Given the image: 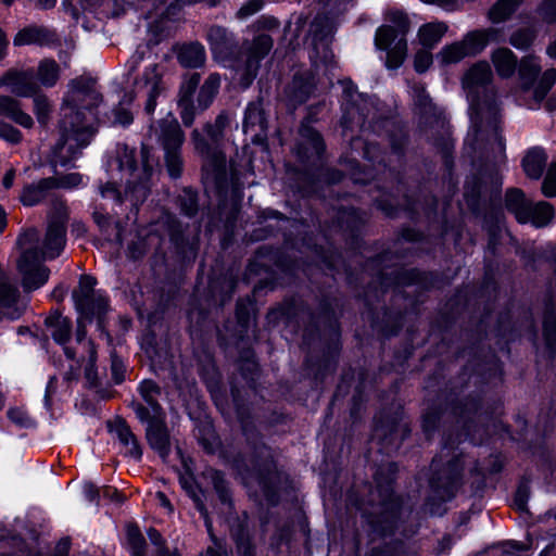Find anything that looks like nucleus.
<instances>
[{"instance_id":"nucleus-56","label":"nucleus","mask_w":556,"mask_h":556,"mask_svg":"<svg viewBox=\"0 0 556 556\" xmlns=\"http://www.w3.org/2000/svg\"><path fill=\"white\" fill-rule=\"evenodd\" d=\"M56 188H66L72 189L80 186L83 184V176L78 173L66 174L59 179H55Z\"/></svg>"},{"instance_id":"nucleus-17","label":"nucleus","mask_w":556,"mask_h":556,"mask_svg":"<svg viewBox=\"0 0 556 556\" xmlns=\"http://www.w3.org/2000/svg\"><path fill=\"white\" fill-rule=\"evenodd\" d=\"M65 244V226L61 222H51L42 242L38 238L37 251L42 260L55 258Z\"/></svg>"},{"instance_id":"nucleus-58","label":"nucleus","mask_w":556,"mask_h":556,"mask_svg":"<svg viewBox=\"0 0 556 556\" xmlns=\"http://www.w3.org/2000/svg\"><path fill=\"white\" fill-rule=\"evenodd\" d=\"M262 8H263L262 0H250L239 9V11L237 12V16L239 18H247V17L257 13Z\"/></svg>"},{"instance_id":"nucleus-29","label":"nucleus","mask_w":556,"mask_h":556,"mask_svg":"<svg viewBox=\"0 0 556 556\" xmlns=\"http://www.w3.org/2000/svg\"><path fill=\"white\" fill-rule=\"evenodd\" d=\"M178 61L185 67L202 66L205 62L204 47L198 42L184 46L178 53Z\"/></svg>"},{"instance_id":"nucleus-11","label":"nucleus","mask_w":556,"mask_h":556,"mask_svg":"<svg viewBox=\"0 0 556 556\" xmlns=\"http://www.w3.org/2000/svg\"><path fill=\"white\" fill-rule=\"evenodd\" d=\"M273 39L268 35L257 36L235 65L240 85L248 88L257 75L261 61L269 53L273 48Z\"/></svg>"},{"instance_id":"nucleus-13","label":"nucleus","mask_w":556,"mask_h":556,"mask_svg":"<svg viewBox=\"0 0 556 556\" xmlns=\"http://www.w3.org/2000/svg\"><path fill=\"white\" fill-rule=\"evenodd\" d=\"M138 391L144 404L134 401L131 403V407L140 421L166 416L160 404V400L162 399V389L156 382L150 379L143 380L139 384Z\"/></svg>"},{"instance_id":"nucleus-44","label":"nucleus","mask_w":556,"mask_h":556,"mask_svg":"<svg viewBox=\"0 0 556 556\" xmlns=\"http://www.w3.org/2000/svg\"><path fill=\"white\" fill-rule=\"evenodd\" d=\"M200 80L201 76L198 73L186 75L180 85L178 101H192V97L200 84Z\"/></svg>"},{"instance_id":"nucleus-40","label":"nucleus","mask_w":556,"mask_h":556,"mask_svg":"<svg viewBox=\"0 0 556 556\" xmlns=\"http://www.w3.org/2000/svg\"><path fill=\"white\" fill-rule=\"evenodd\" d=\"M468 56L462 41H456L441 49L438 58L443 64H453Z\"/></svg>"},{"instance_id":"nucleus-43","label":"nucleus","mask_w":556,"mask_h":556,"mask_svg":"<svg viewBox=\"0 0 556 556\" xmlns=\"http://www.w3.org/2000/svg\"><path fill=\"white\" fill-rule=\"evenodd\" d=\"M231 533L236 540L238 553L242 556H253V548L243 523H236V527L231 529Z\"/></svg>"},{"instance_id":"nucleus-1","label":"nucleus","mask_w":556,"mask_h":556,"mask_svg":"<svg viewBox=\"0 0 556 556\" xmlns=\"http://www.w3.org/2000/svg\"><path fill=\"white\" fill-rule=\"evenodd\" d=\"M102 101V96L91 78L79 77L68 83L63 98L58 122L59 139L52 149L55 164L65 166L80 156L81 150L94 135L92 125L93 109Z\"/></svg>"},{"instance_id":"nucleus-15","label":"nucleus","mask_w":556,"mask_h":556,"mask_svg":"<svg viewBox=\"0 0 556 556\" xmlns=\"http://www.w3.org/2000/svg\"><path fill=\"white\" fill-rule=\"evenodd\" d=\"M377 493L380 497L379 507L377 508L371 501L369 503H356L357 509L362 511L361 517L367 515H381L384 518L402 516V500L393 494L389 484L386 488L379 485Z\"/></svg>"},{"instance_id":"nucleus-39","label":"nucleus","mask_w":556,"mask_h":556,"mask_svg":"<svg viewBox=\"0 0 556 556\" xmlns=\"http://www.w3.org/2000/svg\"><path fill=\"white\" fill-rule=\"evenodd\" d=\"M554 216V208L547 202H538L536 204H530V216L531 222L535 227L546 226Z\"/></svg>"},{"instance_id":"nucleus-30","label":"nucleus","mask_w":556,"mask_h":556,"mask_svg":"<svg viewBox=\"0 0 556 556\" xmlns=\"http://www.w3.org/2000/svg\"><path fill=\"white\" fill-rule=\"evenodd\" d=\"M276 477L275 466L271 462L266 460L263 466L257 469L256 472L243 476L242 479L245 484H250L255 481L262 489L264 495L269 498V482Z\"/></svg>"},{"instance_id":"nucleus-50","label":"nucleus","mask_w":556,"mask_h":556,"mask_svg":"<svg viewBox=\"0 0 556 556\" xmlns=\"http://www.w3.org/2000/svg\"><path fill=\"white\" fill-rule=\"evenodd\" d=\"M179 115L182 124L190 127L195 118V108L192 101H178Z\"/></svg>"},{"instance_id":"nucleus-16","label":"nucleus","mask_w":556,"mask_h":556,"mask_svg":"<svg viewBox=\"0 0 556 556\" xmlns=\"http://www.w3.org/2000/svg\"><path fill=\"white\" fill-rule=\"evenodd\" d=\"M165 418L166 416H161L159 418L146 419L144 421L147 422V441L151 448L156 451L163 459H165L170 452L169 433L165 424Z\"/></svg>"},{"instance_id":"nucleus-54","label":"nucleus","mask_w":556,"mask_h":556,"mask_svg":"<svg viewBox=\"0 0 556 556\" xmlns=\"http://www.w3.org/2000/svg\"><path fill=\"white\" fill-rule=\"evenodd\" d=\"M412 94L414 98L415 103L422 110L428 111V109L431 105V101L429 99V96L427 94L424 86L421 85H415L412 88Z\"/></svg>"},{"instance_id":"nucleus-10","label":"nucleus","mask_w":556,"mask_h":556,"mask_svg":"<svg viewBox=\"0 0 556 556\" xmlns=\"http://www.w3.org/2000/svg\"><path fill=\"white\" fill-rule=\"evenodd\" d=\"M97 281L93 277L84 275L79 279L78 287L73 291V300L79 315L91 321L93 317L101 316L106 312L108 301L102 293L94 290Z\"/></svg>"},{"instance_id":"nucleus-18","label":"nucleus","mask_w":556,"mask_h":556,"mask_svg":"<svg viewBox=\"0 0 556 556\" xmlns=\"http://www.w3.org/2000/svg\"><path fill=\"white\" fill-rule=\"evenodd\" d=\"M325 151V143L319 135L309 125L303 124L300 128V141L298 144V155L302 161L313 162L319 160Z\"/></svg>"},{"instance_id":"nucleus-36","label":"nucleus","mask_w":556,"mask_h":556,"mask_svg":"<svg viewBox=\"0 0 556 556\" xmlns=\"http://www.w3.org/2000/svg\"><path fill=\"white\" fill-rule=\"evenodd\" d=\"M208 478L213 484L215 492L220 501V503L225 506L226 510H231L232 508V500L231 493L228 489V484L225 481L224 475L220 471L210 469L207 471Z\"/></svg>"},{"instance_id":"nucleus-61","label":"nucleus","mask_w":556,"mask_h":556,"mask_svg":"<svg viewBox=\"0 0 556 556\" xmlns=\"http://www.w3.org/2000/svg\"><path fill=\"white\" fill-rule=\"evenodd\" d=\"M181 211L187 216H193L197 213L198 205L195 201V197L192 193H186L185 198L180 201Z\"/></svg>"},{"instance_id":"nucleus-63","label":"nucleus","mask_w":556,"mask_h":556,"mask_svg":"<svg viewBox=\"0 0 556 556\" xmlns=\"http://www.w3.org/2000/svg\"><path fill=\"white\" fill-rule=\"evenodd\" d=\"M8 416L14 424L21 427H27L30 424L29 417L20 409H10Z\"/></svg>"},{"instance_id":"nucleus-47","label":"nucleus","mask_w":556,"mask_h":556,"mask_svg":"<svg viewBox=\"0 0 556 556\" xmlns=\"http://www.w3.org/2000/svg\"><path fill=\"white\" fill-rule=\"evenodd\" d=\"M543 334L546 344L553 348L556 344V317L552 313H547L544 317Z\"/></svg>"},{"instance_id":"nucleus-49","label":"nucleus","mask_w":556,"mask_h":556,"mask_svg":"<svg viewBox=\"0 0 556 556\" xmlns=\"http://www.w3.org/2000/svg\"><path fill=\"white\" fill-rule=\"evenodd\" d=\"M542 192L548 198L556 195V163L552 164L547 170L542 185Z\"/></svg>"},{"instance_id":"nucleus-20","label":"nucleus","mask_w":556,"mask_h":556,"mask_svg":"<svg viewBox=\"0 0 556 556\" xmlns=\"http://www.w3.org/2000/svg\"><path fill=\"white\" fill-rule=\"evenodd\" d=\"M243 131L251 134L252 142H262L266 138L267 121L260 102L250 103L245 110Z\"/></svg>"},{"instance_id":"nucleus-21","label":"nucleus","mask_w":556,"mask_h":556,"mask_svg":"<svg viewBox=\"0 0 556 556\" xmlns=\"http://www.w3.org/2000/svg\"><path fill=\"white\" fill-rule=\"evenodd\" d=\"M498 31L495 28L477 29L466 34L460 40L468 56L481 53L491 41H496Z\"/></svg>"},{"instance_id":"nucleus-45","label":"nucleus","mask_w":556,"mask_h":556,"mask_svg":"<svg viewBox=\"0 0 556 556\" xmlns=\"http://www.w3.org/2000/svg\"><path fill=\"white\" fill-rule=\"evenodd\" d=\"M51 103L43 94H35L34 98V113L39 124L46 126L50 119Z\"/></svg>"},{"instance_id":"nucleus-31","label":"nucleus","mask_w":556,"mask_h":556,"mask_svg":"<svg viewBox=\"0 0 556 556\" xmlns=\"http://www.w3.org/2000/svg\"><path fill=\"white\" fill-rule=\"evenodd\" d=\"M59 77L60 66L54 60L45 59L39 62L36 76L39 87L51 88L56 84Z\"/></svg>"},{"instance_id":"nucleus-22","label":"nucleus","mask_w":556,"mask_h":556,"mask_svg":"<svg viewBox=\"0 0 556 556\" xmlns=\"http://www.w3.org/2000/svg\"><path fill=\"white\" fill-rule=\"evenodd\" d=\"M111 432L118 439L119 443L125 448V455L140 460L142 457V448L130 430L129 426L123 420H116Z\"/></svg>"},{"instance_id":"nucleus-28","label":"nucleus","mask_w":556,"mask_h":556,"mask_svg":"<svg viewBox=\"0 0 556 556\" xmlns=\"http://www.w3.org/2000/svg\"><path fill=\"white\" fill-rule=\"evenodd\" d=\"M447 31V25L443 22H432L422 25L418 30L420 43L427 48H433Z\"/></svg>"},{"instance_id":"nucleus-64","label":"nucleus","mask_w":556,"mask_h":556,"mask_svg":"<svg viewBox=\"0 0 556 556\" xmlns=\"http://www.w3.org/2000/svg\"><path fill=\"white\" fill-rule=\"evenodd\" d=\"M143 61V52L136 51L126 63L128 75L137 71L138 66Z\"/></svg>"},{"instance_id":"nucleus-32","label":"nucleus","mask_w":556,"mask_h":556,"mask_svg":"<svg viewBox=\"0 0 556 556\" xmlns=\"http://www.w3.org/2000/svg\"><path fill=\"white\" fill-rule=\"evenodd\" d=\"M546 163V155L542 149H532L523 157L522 166L529 178L539 179Z\"/></svg>"},{"instance_id":"nucleus-4","label":"nucleus","mask_w":556,"mask_h":556,"mask_svg":"<svg viewBox=\"0 0 556 556\" xmlns=\"http://www.w3.org/2000/svg\"><path fill=\"white\" fill-rule=\"evenodd\" d=\"M231 116L227 112L217 115L214 123L204 125V132L210 142L198 128L191 132V141L194 150L203 157L204 179L211 181L216 190L222 193L226 182V156L219 146L225 138L226 130L231 124Z\"/></svg>"},{"instance_id":"nucleus-6","label":"nucleus","mask_w":556,"mask_h":556,"mask_svg":"<svg viewBox=\"0 0 556 556\" xmlns=\"http://www.w3.org/2000/svg\"><path fill=\"white\" fill-rule=\"evenodd\" d=\"M389 21L393 24L380 26L375 36V45L378 49L387 51V66L397 68L402 65L407 53L405 35L409 28L407 16L400 11L389 13Z\"/></svg>"},{"instance_id":"nucleus-7","label":"nucleus","mask_w":556,"mask_h":556,"mask_svg":"<svg viewBox=\"0 0 556 556\" xmlns=\"http://www.w3.org/2000/svg\"><path fill=\"white\" fill-rule=\"evenodd\" d=\"M462 466L459 459L448 462L447 467L432 477L430 481V494L425 504V509L430 516H441L442 503L451 500L460 484Z\"/></svg>"},{"instance_id":"nucleus-24","label":"nucleus","mask_w":556,"mask_h":556,"mask_svg":"<svg viewBox=\"0 0 556 556\" xmlns=\"http://www.w3.org/2000/svg\"><path fill=\"white\" fill-rule=\"evenodd\" d=\"M54 188H56L55 178L40 179L37 182L26 185L20 194V200L25 206H34L41 202L48 192Z\"/></svg>"},{"instance_id":"nucleus-59","label":"nucleus","mask_w":556,"mask_h":556,"mask_svg":"<svg viewBox=\"0 0 556 556\" xmlns=\"http://www.w3.org/2000/svg\"><path fill=\"white\" fill-rule=\"evenodd\" d=\"M540 11L546 22H556V0H542Z\"/></svg>"},{"instance_id":"nucleus-42","label":"nucleus","mask_w":556,"mask_h":556,"mask_svg":"<svg viewBox=\"0 0 556 556\" xmlns=\"http://www.w3.org/2000/svg\"><path fill=\"white\" fill-rule=\"evenodd\" d=\"M126 535L132 556H144V538L136 523L128 525Z\"/></svg>"},{"instance_id":"nucleus-5","label":"nucleus","mask_w":556,"mask_h":556,"mask_svg":"<svg viewBox=\"0 0 556 556\" xmlns=\"http://www.w3.org/2000/svg\"><path fill=\"white\" fill-rule=\"evenodd\" d=\"M37 244L38 230L35 228L24 230L16 240V245L22 251L17 268L26 291L36 290L43 286L50 275L49 268L41 264L42 258L39 257Z\"/></svg>"},{"instance_id":"nucleus-34","label":"nucleus","mask_w":556,"mask_h":556,"mask_svg":"<svg viewBox=\"0 0 556 556\" xmlns=\"http://www.w3.org/2000/svg\"><path fill=\"white\" fill-rule=\"evenodd\" d=\"M46 325L51 328L52 338L60 344L70 339L71 321L60 314H53L46 319Z\"/></svg>"},{"instance_id":"nucleus-26","label":"nucleus","mask_w":556,"mask_h":556,"mask_svg":"<svg viewBox=\"0 0 556 556\" xmlns=\"http://www.w3.org/2000/svg\"><path fill=\"white\" fill-rule=\"evenodd\" d=\"M0 114L7 115L24 128H31L34 125L31 116L25 113L20 103L9 96H0Z\"/></svg>"},{"instance_id":"nucleus-51","label":"nucleus","mask_w":556,"mask_h":556,"mask_svg":"<svg viewBox=\"0 0 556 556\" xmlns=\"http://www.w3.org/2000/svg\"><path fill=\"white\" fill-rule=\"evenodd\" d=\"M184 486L186 488L188 494L193 500L195 507L201 511V517L207 518V513H206V510L204 508V504H203V497H204L203 491L201 489H199L197 485L188 484L187 481H185Z\"/></svg>"},{"instance_id":"nucleus-33","label":"nucleus","mask_w":556,"mask_h":556,"mask_svg":"<svg viewBox=\"0 0 556 556\" xmlns=\"http://www.w3.org/2000/svg\"><path fill=\"white\" fill-rule=\"evenodd\" d=\"M333 26L328 16L317 15L311 24V34L313 35L314 49L317 50L318 45L323 48L327 47V38L332 34Z\"/></svg>"},{"instance_id":"nucleus-2","label":"nucleus","mask_w":556,"mask_h":556,"mask_svg":"<svg viewBox=\"0 0 556 556\" xmlns=\"http://www.w3.org/2000/svg\"><path fill=\"white\" fill-rule=\"evenodd\" d=\"M493 73L485 61L473 64L463 77V88L469 101L470 129L465 146L472 151L503 154L505 144L500 134L501 109L491 86Z\"/></svg>"},{"instance_id":"nucleus-60","label":"nucleus","mask_w":556,"mask_h":556,"mask_svg":"<svg viewBox=\"0 0 556 556\" xmlns=\"http://www.w3.org/2000/svg\"><path fill=\"white\" fill-rule=\"evenodd\" d=\"M529 498V488L526 484H521L515 494L514 506L520 511L526 510L527 502Z\"/></svg>"},{"instance_id":"nucleus-38","label":"nucleus","mask_w":556,"mask_h":556,"mask_svg":"<svg viewBox=\"0 0 556 556\" xmlns=\"http://www.w3.org/2000/svg\"><path fill=\"white\" fill-rule=\"evenodd\" d=\"M219 86L220 78L217 74H211L206 78L198 96V102L202 110H205L211 105L213 99L218 92Z\"/></svg>"},{"instance_id":"nucleus-53","label":"nucleus","mask_w":556,"mask_h":556,"mask_svg":"<svg viewBox=\"0 0 556 556\" xmlns=\"http://www.w3.org/2000/svg\"><path fill=\"white\" fill-rule=\"evenodd\" d=\"M432 64V54L428 50H420L416 53L414 67L416 72L424 73Z\"/></svg>"},{"instance_id":"nucleus-37","label":"nucleus","mask_w":556,"mask_h":556,"mask_svg":"<svg viewBox=\"0 0 556 556\" xmlns=\"http://www.w3.org/2000/svg\"><path fill=\"white\" fill-rule=\"evenodd\" d=\"M523 0H497L489 11V18L492 23L506 21L522 3Z\"/></svg>"},{"instance_id":"nucleus-3","label":"nucleus","mask_w":556,"mask_h":556,"mask_svg":"<svg viewBox=\"0 0 556 556\" xmlns=\"http://www.w3.org/2000/svg\"><path fill=\"white\" fill-rule=\"evenodd\" d=\"M109 181L100 188L103 198L117 203L129 201L137 205L146 200L149 193V181L152 166L149 162V150L141 149V166L136 165L135 150L127 146H118L116 155L108 163Z\"/></svg>"},{"instance_id":"nucleus-46","label":"nucleus","mask_w":556,"mask_h":556,"mask_svg":"<svg viewBox=\"0 0 556 556\" xmlns=\"http://www.w3.org/2000/svg\"><path fill=\"white\" fill-rule=\"evenodd\" d=\"M125 100L121 102L119 106L114 110V123L123 126H127L132 122L131 112L124 106V104H130L134 100L131 94H125Z\"/></svg>"},{"instance_id":"nucleus-27","label":"nucleus","mask_w":556,"mask_h":556,"mask_svg":"<svg viewBox=\"0 0 556 556\" xmlns=\"http://www.w3.org/2000/svg\"><path fill=\"white\" fill-rule=\"evenodd\" d=\"M492 63L498 76L502 78L510 77L517 67V58L514 52L507 48H498L492 52Z\"/></svg>"},{"instance_id":"nucleus-19","label":"nucleus","mask_w":556,"mask_h":556,"mask_svg":"<svg viewBox=\"0 0 556 556\" xmlns=\"http://www.w3.org/2000/svg\"><path fill=\"white\" fill-rule=\"evenodd\" d=\"M207 41L214 56L220 61H228L232 55L236 42L233 36L224 27L213 26L207 30Z\"/></svg>"},{"instance_id":"nucleus-48","label":"nucleus","mask_w":556,"mask_h":556,"mask_svg":"<svg viewBox=\"0 0 556 556\" xmlns=\"http://www.w3.org/2000/svg\"><path fill=\"white\" fill-rule=\"evenodd\" d=\"M81 495L86 502L98 506L102 495V486L99 488L92 482H84L81 484Z\"/></svg>"},{"instance_id":"nucleus-57","label":"nucleus","mask_w":556,"mask_h":556,"mask_svg":"<svg viewBox=\"0 0 556 556\" xmlns=\"http://www.w3.org/2000/svg\"><path fill=\"white\" fill-rule=\"evenodd\" d=\"M532 39V33L528 30H519L511 35L510 43L518 49H525L531 43Z\"/></svg>"},{"instance_id":"nucleus-25","label":"nucleus","mask_w":556,"mask_h":556,"mask_svg":"<svg viewBox=\"0 0 556 556\" xmlns=\"http://www.w3.org/2000/svg\"><path fill=\"white\" fill-rule=\"evenodd\" d=\"M530 204L525 193L520 189H509L506 192L505 205L506 208L515 215L516 219L526 224L529 223Z\"/></svg>"},{"instance_id":"nucleus-9","label":"nucleus","mask_w":556,"mask_h":556,"mask_svg":"<svg viewBox=\"0 0 556 556\" xmlns=\"http://www.w3.org/2000/svg\"><path fill=\"white\" fill-rule=\"evenodd\" d=\"M342 110L341 126L343 129L363 128L366 118L371 114L372 101L357 92L351 80H342Z\"/></svg>"},{"instance_id":"nucleus-12","label":"nucleus","mask_w":556,"mask_h":556,"mask_svg":"<svg viewBox=\"0 0 556 556\" xmlns=\"http://www.w3.org/2000/svg\"><path fill=\"white\" fill-rule=\"evenodd\" d=\"M136 86L147 92V102L144 110L148 114H153L157 104V98L165 94L167 91V83L164 79L163 66L153 63L144 67V71L139 79L136 80Z\"/></svg>"},{"instance_id":"nucleus-14","label":"nucleus","mask_w":556,"mask_h":556,"mask_svg":"<svg viewBox=\"0 0 556 556\" xmlns=\"http://www.w3.org/2000/svg\"><path fill=\"white\" fill-rule=\"evenodd\" d=\"M0 86L8 87L10 91L23 98L33 97L39 91V85L33 70H9L1 78Z\"/></svg>"},{"instance_id":"nucleus-62","label":"nucleus","mask_w":556,"mask_h":556,"mask_svg":"<svg viewBox=\"0 0 556 556\" xmlns=\"http://www.w3.org/2000/svg\"><path fill=\"white\" fill-rule=\"evenodd\" d=\"M111 370L113 379L116 383H121L124 380L125 366L122 359L112 355Z\"/></svg>"},{"instance_id":"nucleus-41","label":"nucleus","mask_w":556,"mask_h":556,"mask_svg":"<svg viewBox=\"0 0 556 556\" xmlns=\"http://www.w3.org/2000/svg\"><path fill=\"white\" fill-rule=\"evenodd\" d=\"M556 83V70L551 68L544 72L539 83L535 85L533 89V98L535 102H541Z\"/></svg>"},{"instance_id":"nucleus-23","label":"nucleus","mask_w":556,"mask_h":556,"mask_svg":"<svg viewBox=\"0 0 556 556\" xmlns=\"http://www.w3.org/2000/svg\"><path fill=\"white\" fill-rule=\"evenodd\" d=\"M56 40L55 34L46 28L31 26L20 30L14 37L15 46L39 45L50 46Z\"/></svg>"},{"instance_id":"nucleus-8","label":"nucleus","mask_w":556,"mask_h":556,"mask_svg":"<svg viewBox=\"0 0 556 556\" xmlns=\"http://www.w3.org/2000/svg\"><path fill=\"white\" fill-rule=\"evenodd\" d=\"M157 140L164 150L167 172L172 178H178L182 172L181 146L185 141L184 131L177 119L169 115L160 121L156 130Z\"/></svg>"},{"instance_id":"nucleus-52","label":"nucleus","mask_w":556,"mask_h":556,"mask_svg":"<svg viewBox=\"0 0 556 556\" xmlns=\"http://www.w3.org/2000/svg\"><path fill=\"white\" fill-rule=\"evenodd\" d=\"M101 500L113 503L116 506H119L121 504H123L125 502L126 496L124 494H122L116 488L105 485V486H102Z\"/></svg>"},{"instance_id":"nucleus-35","label":"nucleus","mask_w":556,"mask_h":556,"mask_svg":"<svg viewBox=\"0 0 556 556\" xmlns=\"http://www.w3.org/2000/svg\"><path fill=\"white\" fill-rule=\"evenodd\" d=\"M541 67L534 58H526L519 65V78L521 90L528 92L535 81Z\"/></svg>"},{"instance_id":"nucleus-55","label":"nucleus","mask_w":556,"mask_h":556,"mask_svg":"<svg viewBox=\"0 0 556 556\" xmlns=\"http://www.w3.org/2000/svg\"><path fill=\"white\" fill-rule=\"evenodd\" d=\"M0 138L11 143H17L22 139V134L13 126L0 122Z\"/></svg>"}]
</instances>
